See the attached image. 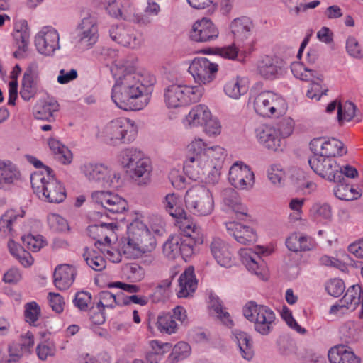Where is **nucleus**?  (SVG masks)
Masks as SVG:
<instances>
[{"instance_id":"obj_3","label":"nucleus","mask_w":363,"mask_h":363,"mask_svg":"<svg viewBox=\"0 0 363 363\" xmlns=\"http://www.w3.org/2000/svg\"><path fill=\"white\" fill-rule=\"evenodd\" d=\"M45 172H34L30 176L31 186L34 193L40 199L50 203H61L66 198L63 186L52 174L49 167Z\"/></svg>"},{"instance_id":"obj_54","label":"nucleus","mask_w":363,"mask_h":363,"mask_svg":"<svg viewBox=\"0 0 363 363\" xmlns=\"http://www.w3.org/2000/svg\"><path fill=\"white\" fill-rule=\"evenodd\" d=\"M335 183H337V185L334 188V194L337 199L345 201L358 199L357 194L354 195L351 193L352 190L350 189V185L346 182H336Z\"/></svg>"},{"instance_id":"obj_11","label":"nucleus","mask_w":363,"mask_h":363,"mask_svg":"<svg viewBox=\"0 0 363 363\" xmlns=\"http://www.w3.org/2000/svg\"><path fill=\"white\" fill-rule=\"evenodd\" d=\"M184 201L187 209L196 216L209 215L213 209L212 194L208 189L202 186L189 189L186 192Z\"/></svg>"},{"instance_id":"obj_51","label":"nucleus","mask_w":363,"mask_h":363,"mask_svg":"<svg viewBox=\"0 0 363 363\" xmlns=\"http://www.w3.org/2000/svg\"><path fill=\"white\" fill-rule=\"evenodd\" d=\"M50 228L56 232H67L69 230L67 221L58 214L50 213L47 218Z\"/></svg>"},{"instance_id":"obj_21","label":"nucleus","mask_w":363,"mask_h":363,"mask_svg":"<svg viewBox=\"0 0 363 363\" xmlns=\"http://www.w3.org/2000/svg\"><path fill=\"white\" fill-rule=\"evenodd\" d=\"M60 36L57 31L51 27H44L35 37V45L39 53L51 55L60 49Z\"/></svg>"},{"instance_id":"obj_13","label":"nucleus","mask_w":363,"mask_h":363,"mask_svg":"<svg viewBox=\"0 0 363 363\" xmlns=\"http://www.w3.org/2000/svg\"><path fill=\"white\" fill-rule=\"evenodd\" d=\"M311 168L317 174L330 182H335L341 177L340 166L332 157L323 156L320 154H313L308 160Z\"/></svg>"},{"instance_id":"obj_27","label":"nucleus","mask_w":363,"mask_h":363,"mask_svg":"<svg viewBox=\"0 0 363 363\" xmlns=\"http://www.w3.org/2000/svg\"><path fill=\"white\" fill-rule=\"evenodd\" d=\"M256 136L259 143L269 150H282L284 140L275 127L262 125L256 129Z\"/></svg>"},{"instance_id":"obj_38","label":"nucleus","mask_w":363,"mask_h":363,"mask_svg":"<svg viewBox=\"0 0 363 363\" xmlns=\"http://www.w3.org/2000/svg\"><path fill=\"white\" fill-rule=\"evenodd\" d=\"M252 27V21L247 17L234 19L230 24V30L235 40L242 41L247 38Z\"/></svg>"},{"instance_id":"obj_18","label":"nucleus","mask_w":363,"mask_h":363,"mask_svg":"<svg viewBox=\"0 0 363 363\" xmlns=\"http://www.w3.org/2000/svg\"><path fill=\"white\" fill-rule=\"evenodd\" d=\"M228 180L235 188L248 190L254 185L255 176L249 166L242 162H236L230 168Z\"/></svg>"},{"instance_id":"obj_12","label":"nucleus","mask_w":363,"mask_h":363,"mask_svg":"<svg viewBox=\"0 0 363 363\" xmlns=\"http://www.w3.org/2000/svg\"><path fill=\"white\" fill-rule=\"evenodd\" d=\"M291 69L295 77L311 82V88L307 91V96L310 99L319 100L323 94H325L327 89H322L323 75L300 62H294L291 65Z\"/></svg>"},{"instance_id":"obj_34","label":"nucleus","mask_w":363,"mask_h":363,"mask_svg":"<svg viewBox=\"0 0 363 363\" xmlns=\"http://www.w3.org/2000/svg\"><path fill=\"white\" fill-rule=\"evenodd\" d=\"M196 288L197 280L194 268L188 267L179 277L177 296L179 298H186L191 296Z\"/></svg>"},{"instance_id":"obj_8","label":"nucleus","mask_w":363,"mask_h":363,"mask_svg":"<svg viewBox=\"0 0 363 363\" xmlns=\"http://www.w3.org/2000/svg\"><path fill=\"white\" fill-rule=\"evenodd\" d=\"M244 316L254 323L255 330L261 335H268L276 319L275 313L268 306L249 301L243 307Z\"/></svg>"},{"instance_id":"obj_52","label":"nucleus","mask_w":363,"mask_h":363,"mask_svg":"<svg viewBox=\"0 0 363 363\" xmlns=\"http://www.w3.org/2000/svg\"><path fill=\"white\" fill-rule=\"evenodd\" d=\"M14 40L18 45V50L14 52L16 57H23L28 49L29 32L20 31L13 33Z\"/></svg>"},{"instance_id":"obj_62","label":"nucleus","mask_w":363,"mask_h":363,"mask_svg":"<svg viewBox=\"0 0 363 363\" xmlns=\"http://www.w3.org/2000/svg\"><path fill=\"white\" fill-rule=\"evenodd\" d=\"M91 301V295L87 291H79L73 300L74 306L80 311H86Z\"/></svg>"},{"instance_id":"obj_64","label":"nucleus","mask_w":363,"mask_h":363,"mask_svg":"<svg viewBox=\"0 0 363 363\" xmlns=\"http://www.w3.org/2000/svg\"><path fill=\"white\" fill-rule=\"evenodd\" d=\"M191 347L188 343L179 342L174 347L172 356L177 360L183 359L189 355Z\"/></svg>"},{"instance_id":"obj_61","label":"nucleus","mask_w":363,"mask_h":363,"mask_svg":"<svg viewBox=\"0 0 363 363\" xmlns=\"http://www.w3.org/2000/svg\"><path fill=\"white\" fill-rule=\"evenodd\" d=\"M345 289V284L340 279H331L326 285L328 293L334 297H339L342 294Z\"/></svg>"},{"instance_id":"obj_53","label":"nucleus","mask_w":363,"mask_h":363,"mask_svg":"<svg viewBox=\"0 0 363 363\" xmlns=\"http://www.w3.org/2000/svg\"><path fill=\"white\" fill-rule=\"evenodd\" d=\"M357 111L356 105L350 101H347L343 106L339 104L337 106V119L340 123L343 119L347 121L354 118Z\"/></svg>"},{"instance_id":"obj_6","label":"nucleus","mask_w":363,"mask_h":363,"mask_svg":"<svg viewBox=\"0 0 363 363\" xmlns=\"http://www.w3.org/2000/svg\"><path fill=\"white\" fill-rule=\"evenodd\" d=\"M122 160L133 179L143 184L149 182L152 169L151 161L141 151L134 148L125 149L122 153Z\"/></svg>"},{"instance_id":"obj_49","label":"nucleus","mask_w":363,"mask_h":363,"mask_svg":"<svg viewBox=\"0 0 363 363\" xmlns=\"http://www.w3.org/2000/svg\"><path fill=\"white\" fill-rule=\"evenodd\" d=\"M311 215L315 219H323L325 220H330L332 218L331 206L326 203H315L310 210Z\"/></svg>"},{"instance_id":"obj_36","label":"nucleus","mask_w":363,"mask_h":363,"mask_svg":"<svg viewBox=\"0 0 363 363\" xmlns=\"http://www.w3.org/2000/svg\"><path fill=\"white\" fill-rule=\"evenodd\" d=\"M330 363H359V359L345 345H338L332 347L328 352Z\"/></svg>"},{"instance_id":"obj_55","label":"nucleus","mask_w":363,"mask_h":363,"mask_svg":"<svg viewBox=\"0 0 363 363\" xmlns=\"http://www.w3.org/2000/svg\"><path fill=\"white\" fill-rule=\"evenodd\" d=\"M21 240L24 247L33 252L39 251L45 245V242L41 235L29 234L22 236Z\"/></svg>"},{"instance_id":"obj_17","label":"nucleus","mask_w":363,"mask_h":363,"mask_svg":"<svg viewBox=\"0 0 363 363\" xmlns=\"http://www.w3.org/2000/svg\"><path fill=\"white\" fill-rule=\"evenodd\" d=\"M91 199L93 203L112 214L123 213L128 207L124 199L108 191H94Z\"/></svg>"},{"instance_id":"obj_19","label":"nucleus","mask_w":363,"mask_h":363,"mask_svg":"<svg viewBox=\"0 0 363 363\" xmlns=\"http://www.w3.org/2000/svg\"><path fill=\"white\" fill-rule=\"evenodd\" d=\"M96 20L91 16L84 18L76 30L77 44L83 49L91 48L98 40Z\"/></svg>"},{"instance_id":"obj_1","label":"nucleus","mask_w":363,"mask_h":363,"mask_svg":"<svg viewBox=\"0 0 363 363\" xmlns=\"http://www.w3.org/2000/svg\"><path fill=\"white\" fill-rule=\"evenodd\" d=\"M111 72L115 79L111 99L116 105L125 111L143 109L150 101L143 77L135 68L121 60L114 61Z\"/></svg>"},{"instance_id":"obj_45","label":"nucleus","mask_w":363,"mask_h":363,"mask_svg":"<svg viewBox=\"0 0 363 363\" xmlns=\"http://www.w3.org/2000/svg\"><path fill=\"white\" fill-rule=\"evenodd\" d=\"M209 307L211 313L220 319L224 325L228 327L233 325V321L230 318V314L225 311L222 302L217 296L213 295L210 296Z\"/></svg>"},{"instance_id":"obj_26","label":"nucleus","mask_w":363,"mask_h":363,"mask_svg":"<svg viewBox=\"0 0 363 363\" xmlns=\"http://www.w3.org/2000/svg\"><path fill=\"white\" fill-rule=\"evenodd\" d=\"M258 251H253L251 248H243L239 251L242 264L248 271L262 278L266 271V265L259 254L263 253L260 247H257Z\"/></svg>"},{"instance_id":"obj_20","label":"nucleus","mask_w":363,"mask_h":363,"mask_svg":"<svg viewBox=\"0 0 363 363\" xmlns=\"http://www.w3.org/2000/svg\"><path fill=\"white\" fill-rule=\"evenodd\" d=\"M310 149L313 154H320L332 158L342 156L347 152L344 144L334 138L329 139L314 138L310 143Z\"/></svg>"},{"instance_id":"obj_16","label":"nucleus","mask_w":363,"mask_h":363,"mask_svg":"<svg viewBox=\"0 0 363 363\" xmlns=\"http://www.w3.org/2000/svg\"><path fill=\"white\" fill-rule=\"evenodd\" d=\"M91 199L93 203L112 214L123 213L128 207L124 199L108 191H94Z\"/></svg>"},{"instance_id":"obj_30","label":"nucleus","mask_w":363,"mask_h":363,"mask_svg":"<svg viewBox=\"0 0 363 363\" xmlns=\"http://www.w3.org/2000/svg\"><path fill=\"white\" fill-rule=\"evenodd\" d=\"M211 252L218 264L230 267L233 264V254L229 245L219 238L213 239L210 245Z\"/></svg>"},{"instance_id":"obj_63","label":"nucleus","mask_w":363,"mask_h":363,"mask_svg":"<svg viewBox=\"0 0 363 363\" xmlns=\"http://www.w3.org/2000/svg\"><path fill=\"white\" fill-rule=\"evenodd\" d=\"M346 49L347 53L353 57L360 59L363 57L360 45L357 40L353 36H350L347 39Z\"/></svg>"},{"instance_id":"obj_7","label":"nucleus","mask_w":363,"mask_h":363,"mask_svg":"<svg viewBox=\"0 0 363 363\" xmlns=\"http://www.w3.org/2000/svg\"><path fill=\"white\" fill-rule=\"evenodd\" d=\"M201 86L172 84L164 91V101L169 108H177L198 102L203 94Z\"/></svg>"},{"instance_id":"obj_33","label":"nucleus","mask_w":363,"mask_h":363,"mask_svg":"<svg viewBox=\"0 0 363 363\" xmlns=\"http://www.w3.org/2000/svg\"><path fill=\"white\" fill-rule=\"evenodd\" d=\"M224 204L228 206L236 214L238 219L242 220L247 216V208L240 203L237 191L232 188H226L221 192Z\"/></svg>"},{"instance_id":"obj_47","label":"nucleus","mask_w":363,"mask_h":363,"mask_svg":"<svg viewBox=\"0 0 363 363\" xmlns=\"http://www.w3.org/2000/svg\"><path fill=\"white\" fill-rule=\"evenodd\" d=\"M157 328L160 333L172 334L177 330V323L169 313L159 315L156 323Z\"/></svg>"},{"instance_id":"obj_4","label":"nucleus","mask_w":363,"mask_h":363,"mask_svg":"<svg viewBox=\"0 0 363 363\" xmlns=\"http://www.w3.org/2000/svg\"><path fill=\"white\" fill-rule=\"evenodd\" d=\"M156 247V240L147 227L140 220H135L128 226V241L124 253H132L138 257L143 253L152 251Z\"/></svg>"},{"instance_id":"obj_42","label":"nucleus","mask_w":363,"mask_h":363,"mask_svg":"<svg viewBox=\"0 0 363 363\" xmlns=\"http://www.w3.org/2000/svg\"><path fill=\"white\" fill-rule=\"evenodd\" d=\"M235 341L238 345L240 354L246 360H250L254 356L252 341L245 332L235 331Z\"/></svg>"},{"instance_id":"obj_15","label":"nucleus","mask_w":363,"mask_h":363,"mask_svg":"<svg viewBox=\"0 0 363 363\" xmlns=\"http://www.w3.org/2000/svg\"><path fill=\"white\" fill-rule=\"evenodd\" d=\"M361 306L359 318H363V290L359 285H352L349 287L340 303L331 306V314H343L347 310H354Z\"/></svg>"},{"instance_id":"obj_28","label":"nucleus","mask_w":363,"mask_h":363,"mask_svg":"<svg viewBox=\"0 0 363 363\" xmlns=\"http://www.w3.org/2000/svg\"><path fill=\"white\" fill-rule=\"evenodd\" d=\"M38 66L33 63L26 69L22 79L20 94L25 101H29L35 95L38 91Z\"/></svg>"},{"instance_id":"obj_39","label":"nucleus","mask_w":363,"mask_h":363,"mask_svg":"<svg viewBox=\"0 0 363 363\" xmlns=\"http://www.w3.org/2000/svg\"><path fill=\"white\" fill-rule=\"evenodd\" d=\"M21 179V172L16 164L9 160L1 162V189L15 184Z\"/></svg>"},{"instance_id":"obj_9","label":"nucleus","mask_w":363,"mask_h":363,"mask_svg":"<svg viewBox=\"0 0 363 363\" xmlns=\"http://www.w3.org/2000/svg\"><path fill=\"white\" fill-rule=\"evenodd\" d=\"M80 169L90 183L98 186L107 188L119 185L120 174L104 164L87 162Z\"/></svg>"},{"instance_id":"obj_60","label":"nucleus","mask_w":363,"mask_h":363,"mask_svg":"<svg viewBox=\"0 0 363 363\" xmlns=\"http://www.w3.org/2000/svg\"><path fill=\"white\" fill-rule=\"evenodd\" d=\"M196 245H199V242H196V240L188 237H181L180 255H182L183 258L191 257L194 252V247Z\"/></svg>"},{"instance_id":"obj_40","label":"nucleus","mask_w":363,"mask_h":363,"mask_svg":"<svg viewBox=\"0 0 363 363\" xmlns=\"http://www.w3.org/2000/svg\"><path fill=\"white\" fill-rule=\"evenodd\" d=\"M211 118V112L205 105L194 106L186 117V121L190 126H203Z\"/></svg>"},{"instance_id":"obj_22","label":"nucleus","mask_w":363,"mask_h":363,"mask_svg":"<svg viewBox=\"0 0 363 363\" xmlns=\"http://www.w3.org/2000/svg\"><path fill=\"white\" fill-rule=\"evenodd\" d=\"M257 71L262 78L272 80L284 74L285 63L277 56L265 55L258 61Z\"/></svg>"},{"instance_id":"obj_14","label":"nucleus","mask_w":363,"mask_h":363,"mask_svg":"<svg viewBox=\"0 0 363 363\" xmlns=\"http://www.w3.org/2000/svg\"><path fill=\"white\" fill-rule=\"evenodd\" d=\"M218 65L206 57L195 58L189 67V72L199 86L211 82L218 72Z\"/></svg>"},{"instance_id":"obj_57","label":"nucleus","mask_w":363,"mask_h":363,"mask_svg":"<svg viewBox=\"0 0 363 363\" xmlns=\"http://www.w3.org/2000/svg\"><path fill=\"white\" fill-rule=\"evenodd\" d=\"M55 351V345L47 341L38 344L36 347L37 355L40 360H46L48 357H53Z\"/></svg>"},{"instance_id":"obj_43","label":"nucleus","mask_w":363,"mask_h":363,"mask_svg":"<svg viewBox=\"0 0 363 363\" xmlns=\"http://www.w3.org/2000/svg\"><path fill=\"white\" fill-rule=\"evenodd\" d=\"M116 228V225L113 223H106L101 222L99 224L89 225L87 228V233L94 240H96V245L101 246L103 244L102 237L105 231H108L109 233L113 234Z\"/></svg>"},{"instance_id":"obj_29","label":"nucleus","mask_w":363,"mask_h":363,"mask_svg":"<svg viewBox=\"0 0 363 363\" xmlns=\"http://www.w3.org/2000/svg\"><path fill=\"white\" fill-rule=\"evenodd\" d=\"M225 226L228 234L240 244L250 245L257 240L256 233L249 226L237 222L226 223Z\"/></svg>"},{"instance_id":"obj_31","label":"nucleus","mask_w":363,"mask_h":363,"mask_svg":"<svg viewBox=\"0 0 363 363\" xmlns=\"http://www.w3.org/2000/svg\"><path fill=\"white\" fill-rule=\"evenodd\" d=\"M77 274L76 269L69 264L57 266L54 272V284L60 290H66L73 284Z\"/></svg>"},{"instance_id":"obj_48","label":"nucleus","mask_w":363,"mask_h":363,"mask_svg":"<svg viewBox=\"0 0 363 363\" xmlns=\"http://www.w3.org/2000/svg\"><path fill=\"white\" fill-rule=\"evenodd\" d=\"M181 236H171L163 245L164 254L169 259H175L181 254Z\"/></svg>"},{"instance_id":"obj_41","label":"nucleus","mask_w":363,"mask_h":363,"mask_svg":"<svg viewBox=\"0 0 363 363\" xmlns=\"http://www.w3.org/2000/svg\"><path fill=\"white\" fill-rule=\"evenodd\" d=\"M59 104L57 101L50 99L45 101L34 107L33 115L38 120L50 121L53 113L57 111Z\"/></svg>"},{"instance_id":"obj_25","label":"nucleus","mask_w":363,"mask_h":363,"mask_svg":"<svg viewBox=\"0 0 363 363\" xmlns=\"http://www.w3.org/2000/svg\"><path fill=\"white\" fill-rule=\"evenodd\" d=\"M34 346V335L28 331L21 335L18 342H12L9 345V357L4 360L5 363L17 362L25 354L31 352Z\"/></svg>"},{"instance_id":"obj_5","label":"nucleus","mask_w":363,"mask_h":363,"mask_svg":"<svg viewBox=\"0 0 363 363\" xmlns=\"http://www.w3.org/2000/svg\"><path fill=\"white\" fill-rule=\"evenodd\" d=\"M136 127L127 118H118L106 123L99 132V137L106 144L116 146L133 141Z\"/></svg>"},{"instance_id":"obj_46","label":"nucleus","mask_w":363,"mask_h":363,"mask_svg":"<svg viewBox=\"0 0 363 363\" xmlns=\"http://www.w3.org/2000/svg\"><path fill=\"white\" fill-rule=\"evenodd\" d=\"M124 296L123 292H120L116 295L113 294L110 291H103L99 293V301L97 303L99 308H113L116 305H122L120 298Z\"/></svg>"},{"instance_id":"obj_50","label":"nucleus","mask_w":363,"mask_h":363,"mask_svg":"<svg viewBox=\"0 0 363 363\" xmlns=\"http://www.w3.org/2000/svg\"><path fill=\"white\" fill-rule=\"evenodd\" d=\"M41 315V310L35 301L28 302L24 306V318L26 323L35 325Z\"/></svg>"},{"instance_id":"obj_23","label":"nucleus","mask_w":363,"mask_h":363,"mask_svg":"<svg viewBox=\"0 0 363 363\" xmlns=\"http://www.w3.org/2000/svg\"><path fill=\"white\" fill-rule=\"evenodd\" d=\"M111 40L124 47L137 48L143 42L142 35L131 27L122 25L112 26L109 30Z\"/></svg>"},{"instance_id":"obj_24","label":"nucleus","mask_w":363,"mask_h":363,"mask_svg":"<svg viewBox=\"0 0 363 363\" xmlns=\"http://www.w3.org/2000/svg\"><path fill=\"white\" fill-rule=\"evenodd\" d=\"M218 35V28L206 18L196 21L190 31V38L195 42L210 43L216 40Z\"/></svg>"},{"instance_id":"obj_35","label":"nucleus","mask_w":363,"mask_h":363,"mask_svg":"<svg viewBox=\"0 0 363 363\" xmlns=\"http://www.w3.org/2000/svg\"><path fill=\"white\" fill-rule=\"evenodd\" d=\"M177 223L179 230L183 234V237H188L196 240V242L199 244H201L203 242V237L202 230L190 217L187 216L186 213L185 216L182 218H177Z\"/></svg>"},{"instance_id":"obj_10","label":"nucleus","mask_w":363,"mask_h":363,"mask_svg":"<svg viewBox=\"0 0 363 363\" xmlns=\"http://www.w3.org/2000/svg\"><path fill=\"white\" fill-rule=\"evenodd\" d=\"M254 109L262 117H279L284 115L287 109L284 99L271 91H264L254 99Z\"/></svg>"},{"instance_id":"obj_56","label":"nucleus","mask_w":363,"mask_h":363,"mask_svg":"<svg viewBox=\"0 0 363 363\" xmlns=\"http://www.w3.org/2000/svg\"><path fill=\"white\" fill-rule=\"evenodd\" d=\"M83 257L86 264L95 271H101L106 267V260L101 257L91 255L88 252V249H85Z\"/></svg>"},{"instance_id":"obj_32","label":"nucleus","mask_w":363,"mask_h":363,"mask_svg":"<svg viewBox=\"0 0 363 363\" xmlns=\"http://www.w3.org/2000/svg\"><path fill=\"white\" fill-rule=\"evenodd\" d=\"M224 91L232 99H239L247 91L246 79L238 75L225 76Z\"/></svg>"},{"instance_id":"obj_2","label":"nucleus","mask_w":363,"mask_h":363,"mask_svg":"<svg viewBox=\"0 0 363 363\" xmlns=\"http://www.w3.org/2000/svg\"><path fill=\"white\" fill-rule=\"evenodd\" d=\"M225 150L220 146L207 147L200 138L191 141L186 147L184 169L192 179L215 182L218 179V162L223 159Z\"/></svg>"},{"instance_id":"obj_37","label":"nucleus","mask_w":363,"mask_h":363,"mask_svg":"<svg viewBox=\"0 0 363 363\" xmlns=\"http://www.w3.org/2000/svg\"><path fill=\"white\" fill-rule=\"evenodd\" d=\"M162 205L165 211L176 219L185 216L186 211L182 206V200L174 193L167 194L162 200Z\"/></svg>"},{"instance_id":"obj_58","label":"nucleus","mask_w":363,"mask_h":363,"mask_svg":"<svg viewBox=\"0 0 363 363\" xmlns=\"http://www.w3.org/2000/svg\"><path fill=\"white\" fill-rule=\"evenodd\" d=\"M277 125V130L280 134L281 138L284 139L292 133L294 127V122L291 118L284 117L279 121Z\"/></svg>"},{"instance_id":"obj_44","label":"nucleus","mask_w":363,"mask_h":363,"mask_svg":"<svg viewBox=\"0 0 363 363\" xmlns=\"http://www.w3.org/2000/svg\"><path fill=\"white\" fill-rule=\"evenodd\" d=\"M48 145L55 155L57 160L64 164H69L71 162L72 155L70 150L59 140L50 138L48 140Z\"/></svg>"},{"instance_id":"obj_59","label":"nucleus","mask_w":363,"mask_h":363,"mask_svg":"<svg viewBox=\"0 0 363 363\" xmlns=\"http://www.w3.org/2000/svg\"><path fill=\"white\" fill-rule=\"evenodd\" d=\"M268 177L274 184H281L285 178V172L280 164H273L268 169Z\"/></svg>"}]
</instances>
